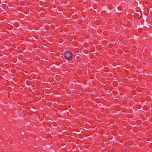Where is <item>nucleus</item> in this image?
<instances>
[{
	"label": "nucleus",
	"instance_id": "obj_1",
	"mask_svg": "<svg viewBox=\"0 0 152 152\" xmlns=\"http://www.w3.org/2000/svg\"><path fill=\"white\" fill-rule=\"evenodd\" d=\"M72 54L69 52H66L65 55V58L68 60H71L72 58Z\"/></svg>",
	"mask_w": 152,
	"mask_h": 152
}]
</instances>
